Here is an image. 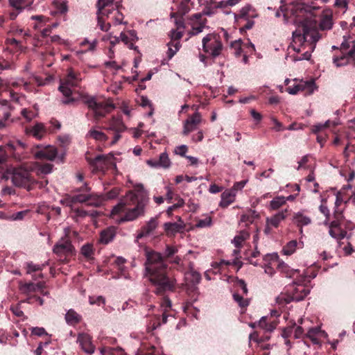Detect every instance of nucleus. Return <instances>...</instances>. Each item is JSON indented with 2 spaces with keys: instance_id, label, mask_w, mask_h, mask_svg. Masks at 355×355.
<instances>
[{
  "instance_id": "obj_1",
  "label": "nucleus",
  "mask_w": 355,
  "mask_h": 355,
  "mask_svg": "<svg viewBox=\"0 0 355 355\" xmlns=\"http://www.w3.org/2000/svg\"><path fill=\"white\" fill-rule=\"evenodd\" d=\"M284 19L288 23H293L297 29L293 33L291 47L295 51L301 53L296 60H309L311 53L315 48L316 42L322 37L319 30L324 31L333 27L331 13H323L320 17L318 27L311 7L304 3L295 2L280 7Z\"/></svg>"
},
{
  "instance_id": "obj_2",
  "label": "nucleus",
  "mask_w": 355,
  "mask_h": 355,
  "mask_svg": "<svg viewBox=\"0 0 355 355\" xmlns=\"http://www.w3.org/2000/svg\"><path fill=\"white\" fill-rule=\"evenodd\" d=\"M178 252V248L167 245L164 254L155 250L146 252L144 276L155 287V295H163L175 290L176 280L168 275L167 260L173 258Z\"/></svg>"
},
{
  "instance_id": "obj_3",
  "label": "nucleus",
  "mask_w": 355,
  "mask_h": 355,
  "mask_svg": "<svg viewBox=\"0 0 355 355\" xmlns=\"http://www.w3.org/2000/svg\"><path fill=\"white\" fill-rule=\"evenodd\" d=\"M149 198L143 184H137L134 189L126 193L114 207L112 214H123L121 217V222L132 221L145 214V208L148 204Z\"/></svg>"
},
{
  "instance_id": "obj_4",
  "label": "nucleus",
  "mask_w": 355,
  "mask_h": 355,
  "mask_svg": "<svg viewBox=\"0 0 355 355\" xmlns=\"http://www.w3.org/2000/svg\"><path fill=\"white\" fill-rule=\"evenodd\" d=\"M306 278H298L286 288V293H281L277 297V302L281 305L289 304L291 302L303 300L310 293L309 285L305 284Z\"/></svg>"
},
{
  "instance_id": "obj_5",
  "label": "nucleus",
  "mask_w": 355,
  "mask_h": 355,
  "mask_svg": "<svg viewBox=\"0 0 355 355\" xmlns=\"http://www.w3.org/2000/svg\"><path fill=\"white\" fill-rule=\"evenodd\" d=\"M85 159L92 168L94 173H101L103 175H105L106 171L111 170L112 172L116 171V166L114 162V157L111 154L98 155L94 157L89 156L87 153Z\"/></svg>"
},
{
  "instance_id": "obj_6",
  "label": "nucleus",
  "mask_w": 355,
  "mask_h": 355,
  "mask_svg": "<svg viewBox=\"0 0 355 355\" xmlns=\"http://www.w3.org/2000/svg\"><path fill=\"white\" fill-rule=\"evenodd\" d=\"M81 100L88 108L93 111L95 120L98 121L111 112L114 107L111 103L105 101H97L94 96L83 95Z\"/></svg>"
},
{
  "instance_id": "obj_7",
  "label": "nucleus",
  "mask_w": 355,
  "mask_h": 355,
  "mask_svg": "<svg viewBox=\"0 0 355 355\" xmlns=\"http://www.w3.org/2000/svg\"><path fill=\"white\" fill-rule=\"evenodd\" d=\"M10 175L12 182L15 187L25 188L30 191L35 185V180L30 171L23 166L13 168Z\"/></svg>"
},
{
  "instance_id": "obj_8",
  "label": "nucleus",
  "mask_w": 355,
  "mask_h": 355,
  "mask_svg": "<svg viewBox=\"0 0 355 355\" xmlns=\"http://www.w3.org/2000/svg\"><path fill=\"white\" fill-rule=\"evenodd\" d=\"M256 16L254 10L250 5L242 8L238 14H234V23L236 26L239 28L241 33H243L247 30H250L253 27L254 24L253 18Z\"/></svg>"
},
{
  "instance_id": "obj_9",
  "label": "nucleus",
  "mask_w": 355,
  "mask_h": 355,
  "mask_svg": "<svg viewBox=\"0 0 355 355\" xmlns=\"http://www.w3.org/2000/svg\"><path fill=\"white\" fill-rule=\"evenodd\" d=\"M81 80L80 73L70 67L67 70L66 76L60 79L58 89L65 97H70L72 94L71 87L78 86Z\"/></svg>"
},
{
  "instance_id": "obj_10",
  "label": "nucleus",
  "mask_w": 355,
  "mask_h": 355,
  "mask_svg": "<svg viewBox=\"0 0 355 355\" xmlns=\"http://www.w3.org/2000/svg\"><path fill=\"white\" fill-rule=\"evenodd\" d=\"M202 47L205 53L213 57L220 55L223 45L220 41L219 36L213 34H208L202 39Z\"/></svg>"
},
{
  "instance_id": "obj_11",
  "label": "nucleus",
  "mask_w": 355,
  "mask_h": 355,
  "mask_svg": "<svg viewBox=\"0 0 355 355\" xmlns=\"http://www.w3.org/2000/svg\"><path fill=\"white\" fill-rule=\"evenodd\" d=\"M53 251L60 259L64 257L62 259L64 262H67L73 255L74 247L69 239H62L54 245Z\"/></svg>"
},
{
  "instance_id": "obj_12",
  "label": "nucleus",
  "mask_w": 355,
  "mask_h": 355,
  "mask_svg": "<svg viewBox=\"0 0 355 355\" xmlns=\"http://www.w3.org/2000/svg\"><path fill=\"white\" fill-rule=\"evenodd\" d=\"M265 259L266 261L269 260V264L275 266L279 271L284 273L286 277H292L296 272H299L298 270L291 269L286 263L280 261L277 254H268Z\"/></svg>"
},
{
  "instance_id": "obj_13",
  "label": "nucleus",
  "mask_w": 355,
  "mask_h": 355,
  "mask_svg": "<svg viewBox=\"0 0 355 355\" xmlns=\"http://www.w3.org/2000/svg\"><path fill=\"white\" fill-rule=\"evenodd\" d=\"M33 155L35 157L38 159L53 161L56 157L58 151L55 148L51 146L45 147L37 146L33 150Z\"/></svg>"
},
{
  "instance_id": "obj_14",
  "label": "nucleus",
  "mask_w": 355,
  "mask_h": 355,
  "mask_svg": "<svg viewBox=\"0 0 355 355\" xmlns=\"http://www.w3.org/2000/svg\"><path fill=\"white\" fill-rule=\"evenodd\" d=\"M178 222H167L163 225L164 230L167 236H174L177 233L182 232L185 228V224L180 216H178Z\"/></svg>"
},
{
  "instance_id": "obj_15",
  "label": "nucleus",
  "mask_w": 355,
  "mask_h": 355,
  "mask_svg": "<svg viewBox=\"0 0 355 355\" xmlns=\"http://www.w3.org/2000/svg\"><path fill=\"white\" fill-rule=\"evenodd\" d=\"M1 105L2 116L0 118V130L6 128L12 123V119H10L12 107L9 102L6 100H3Z\"/></svg>"
},
{
  "instance_id": "obj_16",
  "label": "nucleus",
  "mask_w": 355,
  "mask_h": 355,
  "mask_svg": "<svg viewBox=\"0 0 355 355\" xmlns=\"http://www.w3.org/2000/svg\"><path fill=\"white\" fill-rule=\"evenodd\" d=\"M337 221H331L329 225V235L338 241L347 236V232Z\"/></svg>"
},
{
  "instance_id": "obj_17",
  "label": "nucleus",
  "mask_w": 355,
  "mask_h": 355,
  "mask_svg": "<svg viewBox=\"0 0 355 355\" xmlns=\"http://www.w3.org/2000/svg\"><path fill=\"white\" fill-rule=\"evenodd\" d=\"M81 349L87 354L94 352L95 347L92 343V337L85 333L79 334L77 339Z\"/></svg>"
},
{
  "instance_id": "obj_18",
  "label": "nucleus",
  "mask_w": 355,
  "mask_h": 355,
  "mask_svg": "<svg viewBox=\"0 0 355 355\" xmlns=\"http://www.w3.org/2000/svg\"><path fill=\"white\" fill-rule=\"evenodd\" d=\"M26 132L37 139L41 140L48 132L47 128L42 123H36L33 126L26 128Z\"/></svg>"
},
{
  "instance_id": "obj_19",
  "label": "nucleus",
  "mask_w": 355,
  "mask_h": 355,
  "mask_svg": "<svg viewBox=\"0 0 355 355\" xmlns=\"http://www.w3.org/2000/svg\"><path fill=\"white\" fill-rule=\"evenodd\" d=\"M341 55L335 56L333 58V62L336 67L345 66L349 63L351 60L353 61L354 58H355V45L347 52H341Z\"/></svg>"
},
{
  "instance_id": "obj_20",
  "label": "nucleus",
  "mask_w": 355,
  "mask_h": 355,
  "mask_svg": "<svg viewBox=\"0 0 355 355\" xmlns=\"http://www.w3.org/2000/svg\"><path fill=\"white\" fill-rule=\"evenodd\" d=\"M201 121V115L199 112L194 113L191 117H189L184 123L183 135H187L191 132L195 130L197 128L198 125Z\"/></svg>"
},
{
  "instance_id": "obj_21",
  "label": "nucleus",
  "mask_w": 355,
  "mask_h": 355,
  "mask_svg": "<svg viewBox=\"0 0 355 355\" xmlns=\"http://www.w3.org/2000/svg\"><path fill=\"white\" fill-rule=\"evenodd\" d=\"M158 225L157 218H152L145 225L141 227L140 231L137 235V240L141 239L143 237L148 236L153 230L156 229Z\"/></svg>"
},
{
  "instance_id": "obj_22",
  "label": "nucleus",
  "mask_w": 355,
  "mask_h": 355,
  "mask_svg": "<svg viewBox=\"0 0 355 355\" xmlns=\"http://www.w3.org/2000/svg\"><path fill=\"white\" fill-rule=\"evenodd\" d=\"M236 191L235 189H227L221 194V200L219 206L221 208H227L229 205L235 201Z\"/></svg>"
},
{
  "instance_id": "obj_23",
  "label": "nucleus",
  "mask_w": 355,
  "mask_h": 355,
  "mask_svg": "<svg viewBox=\"0 0 355 355\" xmlns=\"http://www.w3.org/2000/svg\"><path fill=\"white\" fill-rule=\"evenodd\" d=\"M147 164L152 167H163L168 168L170 166L171 161L166 153L160 154L159 159H149Z\"/></svg>"
},
{
  "instance_id": "obj_24",
  "label": "nucleus",
  "mask_w": 355,
  "mask_h": 355,
  "mask_svg": "<svg viewBox=\"0 0 355 355\" xmlns=\"http://www.w3.org/2000/svg\"><path fill=\"white\" fill-rule=\"evenodd\" d=\"M98 12L97 14L107 15V18H110V15L113 14L110 7H113V0H98L97 2Z\"/></svg>"
},
{
  "instance_id": "obj_25",
  "label": "nucleus",
  "mask_w": 355,
  "mask_h": 355,
  "mask_svg": "<svg viewBox=\"0 0 355 355\" xmlns=\"http://www.w3.org/2000/svg\"><path fill=\"white\" fill-rule=\"evenodd\" d=\"M320 330L318 328L310 329L307 334L303 336V341L305 345L309 346V342L314 345H320V340L318 338Z\"/></svg>"
},
{
  "instance_id": "obj_26",
  "label": "nucleus",
  "mask_w": 355,
  "mask_h": 355,
  "mask_svg": "<svg viewBox=\"0 0 355 355\" xmlns=\"http://www.w3.org/2000/svg\"><path fill=\"white\" fill-rule=\"evenodd\" d=\"M44 282H38L37 284H34L32 282L21 284L19 286V290L22 293L26 294L28 296L32 295V293H35L37 291L39 288L42 286H44Z\"/></svg>"
},
{
  "instance_id": "obj_27",
  "label": "nucleus",
  "mask_w": 355,
  "mask_h": 355,
  "mask_svg": "<svg viewBox=\"0 0 355 355\" xmlns=\"http://www.w3.org/2000/svg\"><path fill=\"white\" fill-rule=\"evenodd\" d=\"M116 235V227L111 226L103 230L100 235V242L107 244L113 240Z\"/></svg>"
},
{
  "instance_id": "obj_28",
  "label": "nucleus",
  "mask_w": 355,
  "mask_h": 355,
  "mask_svg": "<svg viewBox=\"0 0 355 355\" xmlns=\"http://www.w3.org/2000/svg\"><path fill=\"white\" fill-rule=\"evenodd\" d=\"M196 19V23H194L192 26V30L190 32V34L192 35H198L203 31V28L205 27V21H202V15L200 13H197L193 15V16Z\"/></svg>"
},
{
  "instance_id": "obj_29",
  "label": "nucleus",
  "mask_w": 355,
  "mask_h": 355,
  "mask_svg": "<svg viewBox=\"0 0 355 355\" xmlns=\"http://www.w3.org/2000/svg\"><path fill=\"white\" fill-rule=\"evenodd\" d=\"M82 316L75 310L71 309L65 314L66 322L71 326H76L80 322Z\"/></svg>"
},
{
  "instance_id": "obj_30",
  "label": "nucleus",
  "mask_w": 355,
  "mask_h": 355,
  "mask_svg": "<svg viewBox=\"0 0 355 355\" xmlns=\"http://www.w3.org/2000/svg\"><path fill=\"white\" fill-rule=\"evenodd\" d=\"M107 129L115 132H122L125 130V126L121 119L112 117L109 122Z\"/></svg>"
},
{
  "instance_id": "obj_31",
  "label": "nucleus",
  "mask_w": 355,
  "mask_h": 355,
  "mask_svg": "<svg viewBox=\"0 0 355 355\" xmlns=\"http://www.w3.org/2000/svg\"><path fill=\"white\" fill-rule=\"evenodd\" d=\"M194 3L191 0H180L178 5L180 17H183L193 7Z\"/></svg>"
},
{
  "instance_id": "obj_32",
  "label": "nucleus",
  "mask_w": 355,
  "mask_h": 355,
  "mask_svg": "<svg viewBox=\"0 0 355 355\" xmlns=\"http://www.w3.org/2000/svg\"><path fill=\"white\" fill-rule=\"evenodd\" d=\"M287 209H285L283 211H280L271 217L270 218H267V225H271L275 227H277L280 223V222L284 220L286 217Z\"/></svg>"
},
{
  "instance_id": "obj_33",
  "label": "nucleus",
  "mask_w": 355,
  "mask_h": 355,
  "mask_svg": "<svg viewBox=\"0 0 355 355\" xmlns=\"http://www.w3.org/2000/svg\"><path fill=\"white\" fill-rule=\"evenodd\" d=\"M86 137L101 142H105L108 139V137L104 132L94 128L91 129Z\"/></svg>"
},
{
  "instance_id": "obj_34",
  "label": "nucleus",
  "mask_w": 355,
  "mask_h": 355,
  "mask_svg": "<svg viewBox=\"0 0 355 355\" xmlns=\"http://www.w3.org/2000/svg\"><path fill=\"white\" fill-rule=\"evenodd\" d=\"M298 87H300V92H304V95H310L313 94L315 85L313 80L301 81L298 83Z\"/></svg>"
},
{
  "instance_id": "obj_35",
  "label": "nucleus",
  "mask_w": 355,
  "mask_h": 355,
  "mask_svg": "<svg viewBox=\"0 0 355 355\" xmlns=\"http://www.w3.org/2000/svg\"><path fill=\"white\" fill-rule=\"evenodd\" d=\"M87 205L94 207L100 206L104 201L103 195L98 196L96 193L87 194Z\"/></svg>"
},
{
  "instance_id": "obj_36",
  "label": "nucleus",
  "mask_w": 355,
  "mask_h": 355,
  "mask_svg": "<svg viewBox=\"0 0 355 355\" xmlns=\"http://www.w3.org/2000/svg\"><path fill=\"white\" fill-rule=\"evenodd\" d=\"M185 278L189 283L196 285L200 282L201 275L199 272L191 270L185 274Z\"/></svg>"
},
{
  "instance_id": "obj_37",
  "label": "nucleus",
  "mask_w": 355,
  "mask_h": 355,
  "mask_svg": "<svg viewBox=\"0 0 355 355\" xmlns=\"http://www.w3.org/2000/svg\"><path fill=\"white\" fill-rule=\"evenodd\" d=\"M115 6L116 8V10H111V11H113L114 12L112 19H114L115 24H121L123 23V15L119 10L120 8L121 7V6L120 5V2L116 1L115 3Z\"/></svg>"
},
{
  "instance_id": "obj_38",
  "label": "nucleus",
  "mask_w": 355,
  "mask_h": 355,
  "mask_svg": "<svg viewBox=\"0 0 355 355\" xmlns=\"http://www.w3.org/2000/svg\"><path fill=\"white\" fill-rule=\"evenodd\" d=\"M94 248L90 243H86L81 248V254L87 259H93L94 256Z\"/></svg>"
},
{
  "instance_id": "obj_39",
  "label": "nucleus",
  "mask_w": 355,
  "mask_h": 355,
  "mask_svg": "<svg viewBox=\"0 0 355 355\" xmlns=\"http://www.w3.org/2000/svg\"><path fill=\"white\" fill-rule=\"evenodd\" d=\"M295 222L297 224V225L300 226V231L302 232V226L307 225L311 223V219L309 217L303 215L302 214L298 213L294 217Z\"/></svg>"
},
{
  "instance_id": "obj_40",
  "label": "nucleus",
  "mask_w": 355,
  "mask_h": 355,
  "mask_svg": "<svg viewBox=\"0 0 355 355\" xmlns=\"http://www.w3.org/2000/svg\"><path fill=\"white\" fill-rule=\"evenodd\" d=\"M242 40L241 39L231 42L230 48L234 51L233 53L236 57H240L243 53Z\"/></svg>"
},
{
  "instance_id": "obj_41",
  "label": "nucleus",
  "mask_w": 355,
  "mask_h": 355,
  "mask_svg": "<svg viewBox=\"0 0 355 355\" xmlns=\"http://www.w3.org/2000/svg\"><path fill=\"white\" fill-rule=\"evenodd\" d=\"M105 17H107V15L97 14L98 26L101 31L107 32L110 28L111 25L110 22L105 23Z\"/></svg>"
},
{
  "instance_id": "obj_42",
  "label": "nucleus",
  "mask_w": 355,
  "mask_h": 355,
  "mask_svg": "<svg viewBox=\"0 0 355 355\" xmlns=\"http://www.w3.org/2000/svg\"><path fill=\"white\" fill-rule=\"evenodd\" d=\"M250 236L249 234L245 231H241L239 235H236L233 242L235 247L240 248L242 245L243 241H245Z\"/></svg>"
},
{
  "instance_id": "obj_43",
  "label": "nucleus",
  "mask_w": 355,
  "mask_h": 355,
  "mask_svg": "<svg viewBox=\"0 0 355 355\" xmlns=\"http://www.w3.org/2000/svg\"><path fill=\"white\" fill-rule=\"evenodd\" d=\"M297 242L296 240H292L289 241L284 248L283 252L286 255H291L295 252L297 246Z\"/></svg>"
},
{
  "instance_id": "obj_44",
  "label": "nucleus",
  "mask_w": 355,
  "mask_h": 355,
  "mask_svg": "<svg viewBox=\"0 0 355 355\" xmlns=\"http://www.w3.org/2000/svg\"><path fill=\"white\" fill-rule=\"evenodd\" d=\"M44 266V264L39 265V264H35L32 261L28 262L26 264V273L32 274L33 272L42 271Z\"/></svg>"
},
{
  "instance_id": "obj_45",
  "label": "nucleus",
  "mask_w": 355,
  "mask_h": 355,
  "mask_svg": "<svg viewBox=\"0 0 355 355\" xmlns=\"http://www.w3.org/2000/svg\"><path fill=\"white\" fill-rule=\"evenodd\" d=\"M338 248L343 251L345 255L346 256L352 254V253L354 252L353 246L349 242L345 243L344 241H340L338 242Z\"/></svg>"
},
{
  "instance_id": "obj_46",
  "label": "nucleus",
  "mask_w": 355,
  "mask_h": 355,
  "mask_svg": "<svg viewBox=\"0 0 355 355\" xmlns=\"http://www.w3.org/2000/svg\"><path fill=\"white\" fill-rule=\"evenodd\" d=\"M233 298L242 309H245L249 305V300L248 299H244L243 297L239 293H234Z\"/></svg>"
},
{
  "instance_id": "obj_47",
  "label": "nucleus",
  "mask_w": 355,
  "mask_h": 355,
  "mask_svg": "<svg viewBox=\"0 0 355 355\" xmlns=\"http://www.w3.org/2000/svg\"><path fill=\"white\" fill-rule=\"evenodd\" d=\"M168 315H169L168 314V312L163 311L161 316H157L156 320L153 324V329H156L160 327L162 324H166L167 322Z\"/></svg>"
},
{
  "instance_id": "obj_48",
  "label": "nucleus",
  "mask_w": 355,
  "mask_h": 355,
  "mask_svg": "<svg viewBox=\"0 0 355 355\" xmlns=\"http://www.w3.org/2000/svg\"><path fill=\"white\" fill-rule=\"evenodd\" d=\"M121 189L119 187H114L110 191L105 193L103 195V200H112L118 197V196L120 194Z\"/></svg>"
},
{
  "instance_id": "obj_49",
  "label": "nucleus",
  "mask_w": 355,
  "mask_h": 355,
  "mask_svg": "<svg viewBox=\"0 0 355 355\" xmlns=\"http://www.w3.org/2000/svg\"><path fill=\"white\" fill-rule=\"evenodd\" d=\"M286 203V199L284 196H277L270 201V207L275 210L279 209Z\"/></svg>"
},
{
  "instance_id": "obj_50",
  "label": "nucleus",
  "mask_w": 355,
  "mask_h": 355,
  "mask_svg": "<svg viewBox=\"0 0 355 355\" xmlns=\"http://www.w3.org/2000/svg\"><path fill=\"white\" fill-rule=\"evenodd\" d=\"M343 42L340 46L341 52H347V51L351 47L352 45V47L354 45H355L354 40L350 37L347 38L345 36L343 37Z\"/></svg>"
},
{
  "instance_id": "obj_51",
  "label": "nucleus",
  "mask_w": 355,
  "mask_h": 355,
  "mask_svg": "<svg viewBox=\"0 0 355 355\" xmlns=\"http://www.w3.org/2000/svg\"><path fill=\"white\" fill-rule=\"evenodd\" d=\"M120 40L127 45L130 49L137 51L138 46L134 45V43L132 42L128 34L122 32L120 35Z\"/></svg>"
},
{
  "instance_id": "obj_52",
  "label": "nucleus",
  "mask_w": 355,
  "mask_h": 355,
  "mask_svg": "<svg viewBox=\"0 0 355 355\" xmlns=\"http://www.w3.org/2000/svg\"><path fill=\"white\" fill-rule=\"evenodd\" d=\"M196 222V227L204 228L210 227L211 225V218L210 216H205L204 218L197 219Z\"/></svg>"
},
{
  "instance_id": "obj_53",
  "label": "nucleus",
  "mask_w": 355,
  "mask_h": 355,
  "mask_svg": "<svg viewBox=\"0 0 355 355\" xmlns=\"http://www.w3.org/2000/svg\"><path fill=\"white\" fill-rule=\"evenodd\" d=\"M166 293L163 295H160L161 296H163V297L161 300L160 306L162 309L163 311L168 312L171 309V301L170 299L165 295Z\"/></svg>"
},
{
  "instance_id": "obj_54",
  "label": "nucleus",
  "mask_w": 355,
  "mask_h": 355,
  "mask_svg": "<svg viewBox=\"0 0 355 355\" xmlns=\"http://www.w3.org/2000/svg\"><path fill=\"white\" fill-rule=\"evenodd\" d=\"M53 4L55 7V12L59 13L60 15L65 14L67 12V3L64 2H59L58 1H55L53 2Z\"/></svg>"
},
{
  "instance_id": "obj_55",
  "label": "nucleus",
  "mask_w": 355,
  "mask_h": 355,
  "mask_svg": "<svg viewBox=\"0 0 355 355\" xmlns=\"http://www.w3.org/2000/svg\"><path fill=\"white\" fill-rule=\"evenodd\" d=\"M53 165L49 163H46L39 166L37 168L38 174H49L51 173Z\"/></svg>"
},
{
  "instance_id": "obj_56",
  "label": "nucleus",
  "mask_w": 355,
  "mask_h": 355,
  "mask_svg": "<svg viewBox=\"0 0 355 355\" xmlns=\"http://www.w3.org/2000/svg\"><path fill=\"white\" fill-rule=\"evenodd\" d=\"M49 123L51 126L47 128L49 133H53L55 130H60L61 128V123L55 119H51Z\"/></svg>"
},
{
  "instance_id": "obj_57",
  "label": "nucleus",
  "mask_w": 355,
  "mask_h": 355,
  "mask_svg": "<svg viewBox=\"0 0 355 355\" xmlns=\"http://www.w3.org/2000/svg\"><path fill=\"white\" fill-rule=\"evenodd\" d=\"M87 200H88L87 194H86V193H80V194L75 195L72 197V200H71V201L73 202H80V203L85 202L87 204Z\"/></svg>"
},
{
  "instance_id": "obj_58",
  "label": "nucleus",
  "mask_w": 355,
  "mask_h": 355,
  "mask_svg": "<svg viewBox=\"0 0 355 355\" xmlns=\"http://www.w3.org/2000/svg\"><path fill=\"white\" fill-rule=\"evenodd\" d=\"M24 302L28 304H33L35 302H37L39 303L40 305H42L44 304L43 299L35 295L28 296V297L25 300Z\"/></svg>"
},
{
  "instance_id": "obj_59",
  "label": "nucleus",
  "mask_w": 355,
  "mask_h": 355,
  "mask_svg": "<svg viewBox=\"0 0 355 355\" xmlns=\"http://www.w3.org/2000/svg\"><path fill=\"white\" fill-rule=\"evenodd\" d=\"M21 114L28 121H31L35 116L34 111L26 108L23 109Z\"/></svg>"
},
{
  "instance_id": "obj_60",
  "label": "nucleus",
  "mask_w": 355,
  "mask_h": 355,
  "mask_svg": "<svg viewBox=\"0 0 355 355\" xmlns=\"http://www.w3.org/2000/svg\"><path fill=\"white\" fill-rule=\"evenodd\" d=\"M235 285L238 289H240L242 291L243 295H247L248 291L247 285L244 280L238 279L236 282Z\"/></svg>"
},
{
  "instance_id": "obj_61",
  "label": "nucleus",
  "mask_w": 355,
  "mask_h": 355,
  "mask_svg": "<svg viewBox=\"0 0 355 355\" xmlns=\"http://www.w3.org/2000/svg\"><path fill=\"white\" fill-rule=\"evenodd\" d=\"M104 351L111 353L113 355H125L123 350L121 347H105Z\"/></svg>"
},
{
  "instance_id": "obj_62",
  "label": "nucleus",
  "mask_w": 355,
  "mask_h": 355,
  "mask_svg": "<svg viewBox=\"0 0 355 355\" xmlns=\"http://www.w3.org/2000/svg\"><path fill=\"white\" fill-rule=\"evenodd\" d=\"M89 302L90 304L101 305L105 304V298L103 296H90L89 297Z\"/></svg>"
},
{
  "instance_id": "obj_63",
  "label": "nucleus",
  "mask_w": 355,
  "mask_h": 355,
  "mask_svg": "<svg viewBox=\"0 0 355 355\" xmlns=\"http://www.w3.org/2000/svg\"><path fill=\"white\" fill-rule=\"evenodd\" d=\"M29 214V210H24L18 211L12 215V219L14 220H21L24 218L26 216Z\"/></svg>"
},
{
  "instance_id": "obj_64",
  "label": "nucleus",
  "mask_w": 355,
  "mask_h": 355,
  "mask_svg": "<svg viewBox=\"0 0 355 355\" xmlns=\"http://www.w3.org/2000/svg\"><path fill=\"white\" fill-rule=\"evenodd\" d=\"M156 348L153 345H148L141 349V352L145 355H155Z\"/></svg>"
}]
</instances>
